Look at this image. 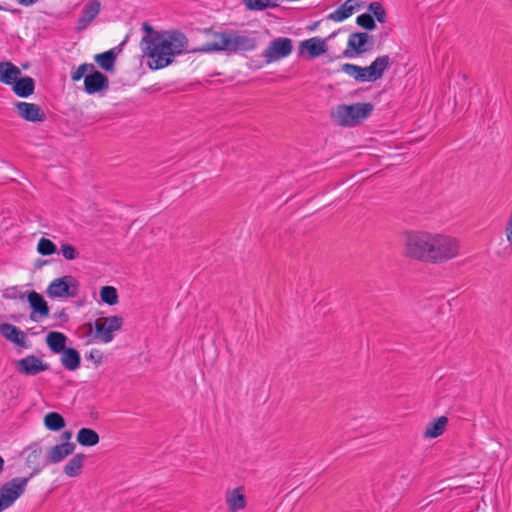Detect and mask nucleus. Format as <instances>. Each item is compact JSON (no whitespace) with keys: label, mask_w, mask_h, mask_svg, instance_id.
Wrapping results in <instances>:
<instances>
[{"label":"nucleus","mask_w":512,"mask_h":512,"mask_svg":"<svg viewBox=\"0 0 512 512\" xmlns=\"http://www.w3.org/2000/svg\"><path fill=\"white\" fill-rule=\"evenodd\" d=\"M142 30L145 33L141 40L142 51L151 59L148 67L152 70L169 66L176 55L187 49L188 38L179 30L155 31L148 22L142 23Z\"/></svg>","instance_id":"1"},{"label":"nucleus","mask_w":512,"mask_h":512,"mask_svg":"<svg viewBox=\"0 0 512 512\" xmlns=\"http://www.w3.org/2000/svg\"><path fill=\"white\" fill-rule=\"evenodd\" d=\"M404 254L410 259L428 262L433 244L432 234L422 231H406L404 233Z\"/></svg>","instance_id":"2"},{"label":"nucleus","mask_w":512,"mask_h":512,"mask_svg":"<svg viewBox=\"0 0 512 512\" xmlns=\"http://www.w3.org/2000/svg\"><path fill=\"white\" fill-rule=\"evenodd\" d=\"M373 110L374 104L370 102L339 105L335 114L336 122L343 127H354L369 118Z\"/></svg>","instance_id":"3"},{"label":"nucleus","mask_w":512,"mask_h":512,"mask_svg":"<svg viewBox=\"0 0 512 512\" xmlns=\"http://www.w3.org/2000/svg\"><path fill=\"white\" fill-rule=\"evenodd\" d=\"M433 247L429 253L428 263H442L457 256L459 243L457 239L440 234H432Z\"/></svg>","instance_id":"4"},{"label":"nucleus","mask_w":512,"mask_h":512,"mask_svg":"<svg viewBox=\"0 0 512 512\" xmlns=\"http://www.w3.org/2000/svg\"><path fill=\"white\" fill-rule=\"evenodd\" d=\"M30 477H15L0 487V512L9 508L24 493Z\"/></svg>","instance_id":"5"},{"label":"nucleus","mask_w":512,"mask_h":512,"mask_svg":"<svg viewBox=\"0 0 512 512\" xmlns=\"http://www.w3.org/2000/svg\"><path fill=\"white\" fill-rule=\"evenodd\" d=\"M78 291L79 281L71 275H65L53 280L46 293L50 298H74Z\"/></svg>","instance_id":"6"},{"label":"nucleus","mask_w":512,"mask_h":512,"mask_svg":"<svg viewBox=\"0 0 512 512\" xmlns=\"http://www.w3.org/2000/svg\"><path fill=\"white\" fill-rule=\"evenodd\" d=\"M124 320L121 316L113 315L101 317L95 320L94 339L103 343H109L114 338V332L122 329Z\"/></svg>","instance_id":"7"},{"label":"nucleus","mask_w":512,"mask_h":512,"mask_svg":"<svg viewBox=\"0 0 512 512\" xmlns=\"http://www.w3.org/2000/svg\"><path fill=\"white\" fill-rule=\"evenodd\" d=\"M373 36L367 32H354L350 34L347 48L343 52L344 57L362 55L373 48Z\"/></svg>","instance_id":"8"},{"label":"nucleus","mask_w":512,"mask_h":512,"mask_svg":"<svg viewBox=\"0 0 512 512\" xmlns=\"http://www.w3.org/2000/svg\"><path fill=\"white\" fill-rule=\"evenodd\" d=\"M293 42L287 37H278L272 40L265 49L263 56L267 64L283 59L291 54Z\"/></svg>","instance_id":"9"},{"label":"nucleus","mask_w":512,"mask_h":512,"mask_svg":"<svg viewBox=\"0 0 512 512\" xmlns=\"http://www.w3.org/2000/svg\"><path fill=\"white\" fill-rule=\"evenodd\" d=\"M25 298L29 302V306L32 309V312L30 313V319L32 321L38 322L40 318L49 316V305L40 293L32 290L25 291L19 295V299L23 300Z\"/></svg>","instance_id":"10"},{"label":"nucleus","mask_w":512,"mask_h":512,"mask_svg":"<svg viewBox=\"0 0 512 512\" xmlns=\"http://www.w3.org/2000/svg\"><path fill=\"white\" fill-rule=\"evenodd\" d=\"M235 30H228L222 32H215V41L203 44L200 48L196 49L199 52H220L225 51L231 53L232 42Z\"/></svg>","instance_id":"11"},{"label":"nucleus","mask_w":512,"mask_h":512,"mask_svg":"<svg viewBox=\"0 0 512 512\" xmlns=\"http://www.w3.org/2000/svg\"><path fill=\"white\" fill-rule=\"evenodd\" d=\"M15 369L22 375L34 376L48 370V364L35 355H28L14 362Z\"/></svg>","instance_id":"12"},{"label":"nucleus","mask_w":512,"mask_h":512,"mask_svg":"<svg viewBox=\"0 0 512 512\" xmlns=\"http://www.w3.org/2000/svg\"><path fill=\"white\" fill-rule=\"evenodd\" d=\"M328 50L326 40L320 37H313L304 40L299 45V54L305 56L306 59L312 60L323 54Z\"/></svg>","instance_id":"13"},{"label":"nucleus","mask_w":512,"mask_h":512,"mask_svg":"<svg viewBox=\"0 0 512 512\" xmlns=\"http://www.w3.org/2000/svg\"><path fill=\"white\" fill-rule=\"evenodd\" d=\"M108 87H109V78L107 77V75H105L101 71L97 70L95 67H94V70H92L85 77L84 91L89 95L101 93V92L107 90Z\"/></svg>","instance_id":"14"},{"label":"nucleus","mask_w":512,"mask_h":512,"mask_svg":"<svg viewBox=\"0 0 512 512\" xmlns=\"http://www.w3.org/2000/svg\"><path fill=\"white\" fill-rule=\"evenodd\" d=\"M15 108L18 115L25 121L36 123L46 120V114L38 104L17 102Z\"/></svg>","instance_id":"15"},{"label":"nucleus","mask_w":512,"mask_h":512,"mask_svg":"<svg viewBox=\"0 0 512 512\" xmlns=\"http://www.w3.org/2000/svg\"><path fill=\"white\" fill-rule=\"evenodd\" d=\"M0 335L13 343L14 345L22 348H30L31 344L26 341L25 333L17 326L10 323L0 324Z\"/></svg>","instance_id":"16"},{"label":"nucleus","mask_w":512,"mask_h":512,"mask_svg":"<svg viewBox=\"0 0 512 512\" xmlns=\"http://www.w3.org/2000/svg\"><path fill=\"white\" fill-rule=\"evenodd\" d=\"M76 444L73 442H62L52 446L46 455L45 465L55 464L63 461L75 451Z\"/></svg>","instance_id":"17"},{"label":"nucleus","mask_w":512,"mask_h":512,"mask_svg":"<svg viewBox=\"0 0 512 512\" xmlns=\"http://www.w3.org/2000/svg\"><path fill=\"white\" fill-rule=\"evenodd\" d=\"M101 4L98 0L88 2L81 11L77 20L76 31L81 32L88 27L92 20L98 15Z\"/></svg>","instance_id":"18"},{"label":"nucleus","mask_w":512,"mask_h":512,"mask_svg":"<svg viewBox=\"0 0 512 512\" xmlns=\"http://www.w3.org/2000/svg\"><path fill=\"white\" fill-rule=\"evenodd\" d=\"M122 45L123 43L116 48L110 49L103 53L96 54L94 56V61L105 72H113L115 69V63L117 59L116 50L118 49L120 51Z\"/></svg>","instance_id":"19"},{"label":"nucleus","mask_w":512,"mask_h":512,"mask_svg":"<svg viewBox=\"0 0 512 512\" xmlns=\"http://www.w3.org/2000/svg\"><path fill=\"white\" fill-rule=\"evenodd\" d=\"M13 92L21 98H27L34 93L35 81L30 76H19L11 85Z\"/></svg>","instance_id":"20"},{"label":"nucleus","mask_w":512,"mask_h":512,"mask_svg":"<svg viewBox=\"0 0 512 512\" xmlns=\"http://www.w3.org/2000/svg\"><path fill=\"white\" fill-rule=\"evenodd\" d=\"M27 450H29L30 453L27 456L26 463L29 467H33L32 473L28 476L31 479L34 475L38 474L46 465L45 463H40V458L42 456V448L38 443L35 442L30 444L27 447Z\"/></svg>","instance_id":"21"},{"label":"nucleus","mask_w":512,"mask_h":512,"mask_svg":"<svg viewBox=\"0 0 512 512\" xmlns=\"http://www.w3.org/2000/svg\"><path fill=\"white\" fill-rule=\"evenodd\" d=\"M45 341L52 353L60 354L67 348L68 337L62 332L50 331L46 335Z\"/></svg>","instance_id":"22"},{"label":"nucleus","mask_w":512,"mask_h":512,"mask_svg":"<svg viewBox=\"0 0 512 512\" xmlns=\"http://www.w3.org/2000/svg\"><path fill=\"white\" fill-rule=\"evenodd\" d=\"M61 364L62 366L69 370L75 371L81 366V355L76 348L67 347L61 353Z\"/></svg>","instance_id":"23"},{"label":"nucleus","mask_w":512,"mask_h":512,"mask_svg":"<svg viewBox=\"0 0 512 512\" xmlns=\"http://www.w3.org/2000/svg\"><path fill=\"white\" fill-rule=\"evenodd\" d=\"M21 76V70L9 61L0 62V82L5 85H12L17 77Z\"/></svg>","instance_id":"24"},{"label":"nucleus","mask_w":512,"mask_h":512,"mask_svg":"<svg viewBox=\"0 0 512 512\" xmlns=\"http://www.w3.org/2000/svg\"><path fill=\"white\" fill-rule=\"evenodd\" d=\"M256 46L257 43L255 38L242 35L239 34L238 31H234L231 53H236L239 51H252L256 48Z\"/></svg>","instance_id":"25"},{"label":"nucleus","mask_w":512,"mask_h":512,"mask_svg":"<svg viewBox=\"0 0 512 512\" xmlns=\"http://www.w3.org/2000/svg\"><path fill=\"white\" fill-rule=\"evenodd\" d=\"M358 4L356 0H346L343 4H341L334 12L330 13L327 18L329 20L341 22L350 17Z\"/></svg>","instance_id":"26"},{"label":"nucleus","mask_w":512,"mask_h":512,"mask_svg":"<svg viewBox=\"0 0 512 512\" xmlns=\"http://www.w3.org/2000/svg\"><path fill=\"white\" fill-rule=\"evenodd\" d=\"M86 455L84 453L75 454L64 466V473L68 477H77L81 474Z\"/></svg>","instance_id":"27"},{"label":"nucleus","mask_w":512,"mask_h":512,"mask_svg":"<svg viewBox=\"0 0 512 512\" xmlns=\"http://www.w3.org/2000/svg\"><path fill=\"white\" fill-rule=\"evenodd\" d=\"M448 423V418L445 416H440L433 421L429 422L425 431H424V437L425 438H437L440 435H442L445 431V428Z\"/></svg>","instance_id":"28"},{"label":"nucleus","mask_w":512,"mask_h":512,"mask_svg":"<svg viewBox=\"0 0 512 512\" xmlns=\"http://www.w3.org/2000/svg\"><path fill=\"white\" fill-rule=\"evenodd\" d=\"M242 487H238L233 489L229 495L227 496V504L229 512H237L238 510L244 509L246 507V497L243 493H241Z\"/></svg>","instance_id":"29"},{"label":"nucleus","mask_w":512,"mask_h":512,"mask_svg":"<svg viewBox=\"0 0 512 512\" xmlns=\"http://www.w3.org/2000/svg\"><path fill=\"white\" fill-rule=\"evenodd\" d=\"M76 440L81 446L91 447L99 443L100 437L95 430L83 427L78 431Z\"/></svg>","instance_id":"30"},{"label":"nucleus","mask_w":512,"mask_h":512,"mask_svg":"<svg viewBox=\"0 0 512 512\" xmlns=\"http://www.w3.org/2000/svg\"><path fill=\"white\" fill-rule=\"evenodd\" d=\"M45 427L53 432H58L65 428L66 421L58 412H48L43 419Z\"/></svg>","instance_id":"31"},{"label":"nucleus","mask_w":512,"mask_h":512,"mask_svg":"<svg viewBox=\"0 0 512 512\" xmlns=\"http://www.w3.org/2000/svg\"><path fill=\"white\" fill-rule=\"evenodd\" d=\"M370 65L374 78L377 81L383 77L385 71L389 68L390 57L388 55L379 56Z\"/></svg>","instance_id":"32"},{"label":"nucleus","mask_w":512,"mask_h":512,"mask_svg":"<svg viewBox=\"0 0 512 512\" xmlns=\"http://www.w3.org/2000/svg\"><path fill=\"white\" fill-rule=\"evenodd\" d=\"M277 1L278 0H242V3L249 11H263L268 8L277 7Z\"/></svg>","instance_id":"33"},{"label":"nucleus","mask_w":512,"mask_h":512,"mask_svg":"<svg viewBox=\"0 0 512 512\" xmlns=\"http://www.w3.org/2000/svg\"><path fill=\"white\" fill-rule=\"evenodd\" d=\"M99 295L101 301L109 306H113L118 303V291L113 286L106 285L101 287Z\"/></svg>","instance_id":"34"},{"label":"nucleus","mask_w":512,"mask_h":512,"mask_svg":"<svg viewBox=\"0 0 512 512\" xmlns=\"http://www.w3.org/2000/svg\"><path fill=\"white\" fill-rule=\"evenodd\" d=\"M368 13L374 16V20L379 23H385L387 20L386 10L380 2H371L368 5Z\"/></svg>","instance_id":"35"},{"label":"nucleus","mask_w":512,"mask_h":512,"mask_svg":"<svg viewBox=\"0 0 512 512\" xmlns=\"http://www.w3.org/2000/svg\"><path fill=\"white\" fill-rule=\"evenodd\" d=\"M37 251L43 256H50L57 252V246L52 240L42 237L38 241Z\"/></svg>","instance_id":"36"},{"label":"nucleus","mask_w":512,"mask_h":512,"mask_svg":"<svg viewBox=\"0 0 512 512\" xmlns=\"http://www.w3.org/2000/svg\"><path fill=\"white\" fill-rule=\"evenodd\" d=\"M356 23L359 27L365 29L366 31H373L376 29V21L374 20V16L368 12L358 15L356 18Z\"/></svg>","instance_id":"37"},{"label":"nucleus","mask_w":512,"mask_h":512,"mask_svg":"<svg viewBox=\"0 0 512 512\" xmlns=\"http://www.w3.org/2000/svg\"><path fill=\"white\" fill-rule=\"evenodd\" d=\"M342 71L353 77L358 82H364L362 76V67L356 64L345 63L342 65Z\"/></svg>","instance_id":"38"},{"label":"nucleus","mask_w":512,"mask_h":512,"mask_svg":"<svg viewBox=\"0 0 512 512\" xmlns=\"http://www.w3.org/2000/svg\"><path fill=\"white\" fill-rule=\"evenodd\" d=\"M94 65L90 63H83L78 66V68L71 73V79L74 82L85 79L86 75H88L92 70H94Z\"/></svg>","instance_id":"39"},{"label":"nucleus","mask_w":512,"mask_h":512,"mask_svg":"<svg viewBox=\"0 0 512 512\" xmlns=\"http://www.w3.org/2000/svg\"><path fill=\"white\" fill-rule=\"evenodd\" d=\"M60 253L66 260H74L79 256V251L75 246L69 243H62Z\"/></svg>","instance_id":"40"},{"label":"nucleus","mask_w":512,"mask_h":512,"mask_svg":"<svg viewBox=\"0 0 512 512\" xmlns=\"http://www.w3.org/2000/svg\"><path fill=\"white\" fill-rule=\"evenodd\" d=\"M86 358L94 362L95 365L99 366L103 362V353L100 350L93 349L88 354H86Z\"/></svg>","instance_id":"41"},{"label":"nucleus","mask_w":512,"mask_h":512,"mask_svg":"<svg viewBox=\"0 0 512 512\" xmlns=\"http://www.w3.org/2000/svg\"><path fill=\"white\" fill-rule=\"evenodd\" d=\"M81 329L85 330L82 335L83 338H89L90 341H95L94 339V324L92 322H86L81 326Z\"/></svg>","instance_id":"42"},{"label":"nucleus","mask_w":512,"mask_h":512,"mask_svg":"<svg viewBox=\"0 0 512 512\" xmlns=\"http://www.w3.org/2000/svg\"><path fill=\"white\" fill-rule=\"evenodd\" d=\"M362 76L364 82H375L376 79L374 78L373 72L371 70V65L362 67Z\"/></svg>","instance_id":"43"},{"label":"nucleus","mask_w":512,"mask_h":512,"mask_svg":"<svg viewBox=\"0 0 512 512\" xmlns=\"http://www.w3.org/2000/svg\"><path fill=\"white\" fill-rule=\"evenodd\" d=\"M21 293L18 292L17 287H10L3 292L5 299H17Z\"/></svg>","instance_id":"44"},{"label":"nucleus","mask_w":512,"mask_h":512,"mask_svg":"<svg viewBox=\"0 0 512 512\" xmlns=\"http://www.w3.org/2000/svg\"><path fill=\"white\" fill-rule=\"evenodd\" d=\"M55 317L59 318L63 322L69 321V315L66 313L65 309H62L59 313L55 314Z\"/></svg>","instance_id":"45"},{"label":"nucleus","mask_w":512,"mask_h":512,"mask_svg":"<svg viewBox=\"0 0 512 512\" xmlns=\"http://www.w3.org/2000/svg\"><path fill=\"white\" fill-rule=\"evenodd\" d=\"M72 435H73L72 431L66 430L61 434V439L63 442H70Z\"/></svg>","instance_id":"46"},{"label":"nucleus","mask_w":512,"mask_h":512,"mask_svg":"<svg viewBox=\"0 0 512 512\" xmlns=\"http://www.w3.org/2000/svg\"><path fill=\"white\" fill-rule=\"evenodd\" d=\"M20 5L23 6H31L38 2L39 0H16Z\"/></svg>","instance_id":"47"},{"label":"nucleus","mask_w":512,"mask_h":512,"mask_svg":"<svg viewBox=\"0 0 512 512\" xmlns=\"http://www.w3.org/2000/svg\"><path fill=\"white\" fill-rule=\"evenodd\" d=\"M49 262V260H42V259H38L36 262H35V267L36 268H41L43 265L47 264Z\"/></svg>","instance_id":"48"},{"label":"nucleus","mask_w":512,"mask_h":512,"mask_svg":"<svg viewBox=\"0 0 512 512\" xmlns=\"http://www.w3.org/2000/svg\"><path fill=\"white\" fill-rule=\"evenodd\" d=\"M364 89L363 88H359L357 90H355L354 92L351 93L352 96H355V95H360V92L363 91Z\"/></svg>","instance_id":"49"},{"label":"nucleus","mask_w":512,"mask_h":512,"mask_svg":"<svg viewBox=\"0 0 512 512\" xmlns=\"http://www.w3.org/2000/svg\"><path fill=\"white\" fill-rule=\"evenodd\" d=\"M318 24H319V22H318V21H317V22H315V23H313V25H311V26L309 27V29H310V30H314V29L318 26Z\"/></svg>","instance_id":"50"},{"label":"nucleus","mask_w":512,"mask_h":512,"mask_svg":"<svg viewBox=\"0 0 512 512\" xmlns=\"http://www.w3.org/2000/svg\"><path fill=\"white\" fill-rule=\"evenodd\" d=\"M11 11H12V13H17V12H19L20 10H19V9H13V10H11Z\"/></svg>","instance_id":"51"},{"label":"nucleus","mask_w":512,"mask_h":512,"mask_svg":"<svg viewBox=\"0 0 512 512\" xmlns=\"http://www.w3.org/2000/svg\"><path fill=\"white\" fill-rule=\"evenodd\" d=\"M4 9H5V8H4L3 6H1V5H0V11H1V10H4Z\"/></svg>","instance_id":"52"}]
</instances>
